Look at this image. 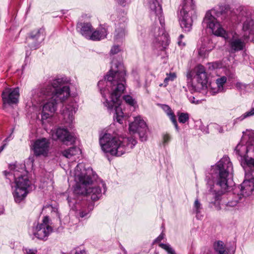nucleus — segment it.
Segmentation results:
<instances>
[{
    "instance_id": "393cba45",
    "label": "nucleus",
    "mask_w": 254,
    "mask_h": 254,
    "mask_svg": "<svg viewBox=\"0 0 254 254\" xmlns=\"http://www.w3.org/2000/svg\"><path fill=\"white\" fill-rule=\"evenodd\" d=\"M226 81L227 77L225 76H223L217 79L216 80L217 88L211 89V92L212 94H215L219 92H223L224 91V85Z\"/></svg>"
},
{
    "instance_id": "f8f14e48",
    "label": "nucleus",
    "mask_w": 254,
    "mask_h": 254,
    "mask_svg": "<svg viewBox=\"0 0 254 254\" xmlns=\"http://www.w3.org/2000/svg\"><path fill=\"white\" fill-rule=\"evenodd\" d=\"M194 78L197 83L194 85L188 81V87L191 92L196 91L198 89L203 88L207 83V76L204 67L202 65H198L196 67V75Z\"/></svg>"
},
{
    "instance_id": "412c9836",
    "label": "nucleus",
    "mask_w": 254,
    "mask_h": 254,
    "mask_svg": "<svg viewBox=\"0 0 254 254\" xmlns=\"http://www.w3.org/2000/svg\"><path fill=\"white\" fill-rule=\"evenodd\" d=\"M127 33L125 24H122L117 27L115 32L114 41L116 43H122L125 40Z\"/></svg>"
},
{
    "instance_id": "4468645a",
    "label": "nucleus",
    "mask_w": 254,
    "mask_h": 254,
    "mask_svg": "<svg viewBox=\"0 0 254 254\" xmlns=\"http://www.w3.org/2000/svg\"><path fill=\"white\" fill-rule=\"evenodd\" d=\"M50 142L49 139L46 138H41L36 139L33 145L32 150L35 156L37 157L48 156L50 150Z\"/></svg>"
},
{
    "instance_id": "4be33fe9",
    "label": "nucleus",
    "mask_w": 254,
    "mask_h": 254,
    "mask_svg": "<svg viewBox=\"0 0 254 254\" xmlns=\"http://www.w3.org/2000/svg\"><path fill=\"white\" fill-rule=\"evenodd\" d=\"M254 190V183L251 180H245L241 185V194L244 196L251 195Z\"/></svg>"
},
{
    "instance_id": "a878e982",
    "label": "nucleus",
    "mask_w": 254,
    "mask_h": 254,
    "mask_svg": "<svg viewBox=\"0 0 254 254\" xmlns=\"http://www.w3.org/2000/svg\"><path fill=\"white\" fill-rule=\"evenodd\" d=\"M161 108L163 110V111L167 114V115L169 117L170 120L172 122L175 126V127L177 131H179V127L177 124V120L175 118V116L172 111L171 108L167 105H162Z\"/></svg>"
},
{
    "instance_id": "603ef678",
    "label": "nucleus",
    "mask_w": 254,
    "mask_h": 254,
    "mask_svg": "<svg viewBox=\"0 0 254 254\" xmlns=\"http://www.w3.org/2000/svg\"><path fill=\"white\" fill-rule=\"evenodd\" d=\"M184 37L183 35L181 34L180 35L178 40H181Z\"/></svg>"
},
{
    "instance_id": "49530a36",
    "label": "nucleus",
    "mask_w": 254,
    "mask_h": 254,
    "mask_svg": "<svg viewBox=\"0 0 254 254\" xmlns=\"http://www.w3.org/2000/svg\"><path fill=\"white\" fill-rule=\"evenodd\" d=\"M189 100L191 103H193V104H197L199 103V101L198 100L195 101V98L193 96H190L189 98Z\"/></svg>"
},
{
    "instance_id": "de8ad7c7",
    "label": "nucleus",
    "mask_w": 254,
    "mask_h": 254,
    "mask_svg": "<svg viewBox=\"0 0 254 254\" xmlns=\"http://www.w3.org/2000/svg\"><path fill=\"white\" fill-rule=\"evenodd\" d=\"M74 254H86V253L84 250L77 249L76 250Z\"/></svg>"
},
{
    "instance_id": "7ed1b4c3",
    "label": "nucleus",
    "mask_w": 254,
    "mask_h": 254,
    "mask_svg": "<svg viewBox=\"0 0 254 254\" xmlns=\"http://www.w3.org/2000/svg\"><path fill=\"white\" fill-rule=\"evenodd\" d=\"M68 80L66 78H58L52 82L39 85L31 91L32 99L37 103H41L51 97L56 103L63 102L70 95V89L66 84Z\"/></svg>"
},
{
    "instance_id": "b1692460",
    "label": "nucleus",
    "mask_w": 254,
    "mask_h": 254,
    "mask_svg": "<svg viewBox=\"0 0 254 254\" xmlns=\"http://www.w3.org/2000/svg\"><path fill=\"white\" fill-rule=\"evenodd\" d=\"M80 27L81 34L87 39L89 40L91 34L93 31V28L90 23H81L78 25Z\"/></svg>"
},
{
    "instance_id": "c03bdc74",
    "label": "nucleus",
    "mask_w": 254,
    "mask_h": 254,
    "mask_svg": "<svg viewBox=\"0 0 254 254\" xmlns=\"http://www.w3.org/2000/svg\"><path fill=\"white\" fill-rule=\"evenodd\" d=\"M67 200H68V203L69 204V205L70 206H71L72 205H74L75 203H76V200H75L74 199H73V200H71V196H68L67 197Z\"/></svg>"
},
{
    "instance_id": "79ce46f5",
    "label": "nucleus",
    "mask_w": 254,
    "mask_h": 254,
    "mask_svg": "<svg viewBox=\"0 0 254 254\" xmlns=\"http://www.w3.org/2000/svg\"><path fill=\"white\" fill-rule=\"evenodd\" d=\"M26 254H37V251L36 249L26 250Z\"/></svg>"
},
{
    "instance_id": "864d4df0",
    "label": "nucleus",
    "mask_w": 254,
    "mask_h": 254,
    "mask_svg": "<svg viewBox=\"0 0 254 254\" xmlns=\"http://www.w3.org/2000/svg\"><path fill=\"white\" fill-rule=\"evenodd\" d=\"M211 65H212L213 68H214L216 67V64H212Z\"/></svg>"
},
{
    "instance_id": "4c0bfd02",
    "label": "nucleus",
    "mask_w": 254,
    "mask_h": 254,
    "mask_svg": "<svg viewBox=\"0 0 254 254\" xmlns=\"http://www.w3.org/2000/svg\"><path fill=\"white\" fill-rule=\"evenodd\" d=\"M171 137L168 134H164L163 137V143L164 145L167 144L170 140Z\"/></svg>"
},
{
    "instance_id": "e433bc0d",
    "label": "nucleus",
    "mask_w": 254,
    "mask_h": 254,
    "mask_svg": "<svg viewBox=\"0 0 254 254\" xmlns=\"http://www.w3.org/2000/svg\"><path fill=\"white\" fill-rule=\"evenodd\" d=\"M121 51V48L119 45H114L110 51L111 55H115L119 53Z\"/></svg>"
},
{
    "instance_id": "a18cd8bd",
    "label": "nucleus",
    "mask_w": 254,
    "mask_h": 254,
    "mask_svg": "<svg viewBox=\"0 0 254 254\" xmlns=\"http://www.w3.org/2000/svg\"><path fill=\"white\" fill-rule=\"evenodd\" d=\"M241 148H243L244 149H246V147L245 146H243V145H238L237 146V147H236V151L238 152V154L240 155H242V154H241L240 152H239V149Z\"/></svg>"
},
{
    "instance_id": "8fccbe9b",
    "label": "nucleus",
    "mask_w": 254,
    "mask_h": 254,
    "mask_svg": "<svg viewBox=\"0 0 254 254\" xmlns=\"http://www.w3.org/2000/svg\"><path fill=\"white\" fill-rule=\"evenodd\" d=\"M191 75L190 74V73H189L187 74V78H188V80H191Z\"/></svg>"
},
{
    "instance_id": "dca6fc26",
    "label": "nucleus",
    "mask_w": 254,
    "mask_h": 254,
    "mask_svg": "<svg viewBox=\"0 0 254 254\" xmlns=\"http://www.w3.org/2000/svg\"><path fill=\"white\" fill-rule=\"evenodd\" d=\"M52 137L54 140L59 139L66 144L74 142L75 137L65 128H58L51 131Z\"/></svg>"
},
{
    "instance_id": "2eb2a0df",
    "label": "nucleus",
    "mask_w": 254,
    "mask_h": 254,
    "mask_svg": "<svg viewBox=\"0 0 254 254\" xmlns=\"http://www.w3.org/2000/svg\"><path fill=\"white\" fill-rule=\"evenodd\" d=\"M52 137L54 140L59 139L66 144L74 142L75 137L65 128H58L51 131Z\"/></svg>"
},
{
    "instance_id": "5fc2aeb1",
    "label": "nucleus",
    "mask_w": 254,
    "mask_h": 254,
    "mask_svg": "<svg viewBox=\"0 0 254 254\" xmlns=\"http://www.w3.org/2000/svg\"><path fill=\"white\" fill-rule=\"evenodd\" d=\"M123 251H124L125 254H127V252L126 251V250L125 249H124Z\"/></svg>"
},
{
    "instance_id": "58836bf2",
    "label": "nucleus",
    "mask_w": 254,
    "mask_h": 254,
    "mask_svg": "<svg viewBox=\"0 0 254 254\" xmlns=\"http://www.w3.org/2000/svg\"><path fill=\"white\" fill-rule=\"evenodd\" d=\"M119 4L122 6H126L130 2V0H117Z\"/></svg>"
},
{
    "instance_id": "9b49d317",
    "label": "nucleus",
    "mask_w": 254,
    "mask_h": 254,
    "mask_svg": "<svg viewBox=\"0 0 254 254\" xmlns=\"http://www.w3.org/2000/svg\"><path fill=\"white\" fill-rule=\"evenodd\" d=\"M147 130L146 123L139 116L135 117L133 122L129 125V132L133 133H137L141 141L147 140Z\"/></svg>"
},
{
    "instance_id": "c9c22d12",
    "label": "nucleus",
    "mask_w": 254,
    "mask_h": 254,
    "mask_svg": "<svg viewBox=\"0 0 254 254\" xmlns=\"http://www.w3.org/2000/svg\"><path fill=\"white\" fill-rule=\"evenodd\" d=\"M254 115V108L251 109L250 111H247L243 115H242L240 117H239V119L240 120H243L246 118L252 116Z\"/></svg>"
},
{
    "instance_id": "c756f323",
    "label": "nucleus",
    "mask_w": 254,
    "mask_h": 254,
    "mask_svg": "<svg viewBox=\"0 0 254 254\" xmlns=\"http://www.w3.org/2000/svg\"><path fill=\"white\" fill-rule=\"evenodd\" d=\"M159 246L160 248L165 250L168 254H176L174 250L168 244L160 243Z\"/></svg>"
},
{
    "instance_id": "5701e85b",
    "label": "nucleus",
    "mask_w": 254,
    "mask_h": 254,
    "mask_svg": "<svg viewBox=\"0 0 254 254\" xmlns=\"http://www.w3.org/2000/svg\"><path fill=\"white\" fill-rule=\"evenodd\" d=\"M107 31L105 28L100 27L92 31L89 40L92 41H100L106 37Z\"/></svg>"
},
{
    "instance_id": "2f4dec72",
    "label": "nucleus",
    "mask_w": 254,
    "mask_h": 254,
    "mask_svg": "<svg viewBox=\"0 0 254 254\" xmlns=\"http://www.w3.org/2000/svg\"><path fill=\"white\" fill-rule=\"evenodd\" d=\"M211 50L210 48L206 46L205 44H203L198 50V54L201 57H205Z\"/></svg>"
},
{
    "instance_id": "09e8293b",
    "label": "nucleus",
    "mask_w": 254,
    "mask_h": 254,
    "mask_svg": "<svg viewBox=\"0 0 254 254\" xmlns=\"http://www.w3.org/2000/svg\"><path fill=\"white\" fill-rule=\"evenodd\" d=\"M178 44L181 47H184L185 45V43L182 42V41H181V40H178Z\"/></svg>"
},
{
    "instance_id": "ddd939ff",
    "label": "nucleus",
    "mask_w": 254,
    "mask_h": 254,
    "mask_svg": "<svg viewBox=\"0 0 254 254\" xmlns=\"http://www.w3.org/2000/svg\"><path fill=\"white\" fill-rule=\"evenodd\" d=\"M49 218L48 216L44 217L42 222L38 224L32 229L33 235L38 239L44 240L46 238L52 231V227L49 224Z\"/></svg>"
},
{
    "instance_id": "37998d69",
    "label": "nucleus",
    "mask_w": 254,
    "mask_h": 254,
    "mask_svg": "<svg viewBox=\"0 0 254 254\" xmlns=\"http://www.w3.org/2000/svg\"><path fill=\"white\" fill-rule=\"evenodd\" d=\"M88 211H87V210H81L79 212V216L83 218V217H84L85 216H87V215L88 214Z\"/></svg>"
},
{
    "instance_id": "0eeeda50",
    "label": "nucleus",
    "mask_w": 254,
    "mask_h": 254,
    "mask_svg": "<svg viewBox=\"0 0 254 254\" xmlns=\"http://www.w3.org/2000/svg\"><path fill=\"white\" fill-rule=\"evenodd\" d=\"M99 143L104 152L119 157L129 152L136 144L137 141L132 137H116L105 133L100 134Z\"/></svg>"
},
{
    "instance_id": "9d476101",
    "label": "nucleus",
    "mask_w": 254,
    "mask_h": 254,
    "mask_svg": "<svg viewBox=\"0 0 254 254\" xmlns=\"http://www.w3.org/2000/svg\"><path fill=\"white\" fill-rule=\"evenodd\" d=\"M179 16L181 27L186 31H190L193 19L197 17L196 6L193 0H183Z\"/></svg>"
},
{
    "instance_id": "473e14b6",
    "label": "nucleus",
    "mask_w": 254,
    "mask_h": 254,
    "mask_svg": "<svg viewBox=\"0 0 254 254\" xmlns=\"http://www.w3.org/2000/svg\"><path fill=\"white\" fill-rule=\"evenodd\" d=\"M176 78V74L175 73H170L169 74H167V77L164 79V82L165 83L164 86H166L169 81H173Z\"/></svg>"
},
{
    "instance_id": "f257e3e1",
    "label": "nucleus",
    "mask_w": 254,
    "mask_h": 254,
    "mask_svg": "<svg viewBox=\"0 0 254 254\" xmlns=\"http://www.w3.org/2000/svg\"><path fill=\"white\" fill-rule=\"evenodd\" d=\"M125 76L126 71L122 63L112 61L110 70L98 83L104 106L109 110L114 108V120L121 124L125 119L120 97L126 88Z\"/></svg>"
},
{
    "instance_id": "ea45409f",
    "label": "nucleus",
    "mask_w": 254,
    "mask_h": 254,
    "mask_svg": "<svg viewBox=\"0 0 254 254\" xmlns=\"http://www.w3.org/2000/svg\"><path fill=\"white\" fill-rule=\"evenodd\" d=\"M237 203H238L237 200H233V201H229L227 203L226 206L227 207H228V206L234 207L237 205Z\"/></svg>"
},
{
    "instance_id": "bb28decb",
    "label": "nucleus",
    "mask_w": 254,
    "mask_h": 254,
    "mask_svg": "<svg viewBox=\"0 0 254 254\" xmlns=\"http://www.w3.org/2000/svg\"><path fill=\"white\" fill-rule=\"evenodd\" d=\"M80 153L81 151L79 148L76 147H73L63 151L62 154L65 157L70 159L77 155L79 154Z\"/></svg>"
},
{
    "instance_id": "cd10ccee",
    "label": "nucleus",
    "mask_w": 254,
    "mask_h": 254,
    "mask_svg": "<svg viewBox=\"0 0 254 254\" xmlns=\"http://www.w3.org/2000/svg\"><path fill=\"white\" fill-rule=\"evenodd\" d=\"M213 248L216 254H228L224 243L221 241L214 243Z\"/></svg>"
},
{
    "instance_id": "6e6552de",
    "label": "nucleus",
    "mask_w": 254,
    "mask_h": 254,
    "mask_svg": "<svg viewBox=\"0 0 254 254\" xmlns=\"http://www.w3.org/2000/svg\"><path fill=\"white\" fill-rule=\"evenodd\" d=\"M212 174L216 176L213 177V182L224 190L228 188L227 178L232 175L233 166L228 156H224L217 163L212 166Z\"/></svg>"
},
{
    "instance_id": "1a4fd4ad",
    "label": "nucleus",
    "mask_w": 254,
    "mask_h": 254,
    "mask_svg": "<svg viewBox=\"0 0 254 254\" xmlns=\"http://www.w3.org/2000/svg\"><path fill=\"white\" fill-rule=\"evenodd\" d=\"M3 173L6 177L13 176L14 178L15 186L13 191V197L16 202H21L27 195V189L30 186V181L27 176L22 174L17 170L10 172L4 171Z\"/></svg>"
},
{
    "instance_id": "7c9ffc66",
    "label": "nucleus",
    "mask_w": 254,
    "mask_h": 254,
    "mask_svg": "<svg viewBox=\"0 0 254 254\" xmlns=\"http://www.w3.org/2000/svg\"><path fill=\"white\" fill-rule=\"evenodd\" d=\"M178 120L180 123L185 124L189 119V115L187 113H179Z\"/></svg>"
},
{
    "instance_id": "f03ea898",
    "label": "nucleus",
    "mask_w": 254,
    "mask_h": 254,
    "mask_svg": "<svg viewBox=\"0 0 254 254\" xmlns=\"http://www.w3.org/2000/svg\"><path fill=\"white\" fill-rule=\"evenodd\" d=\"M76 184L74 194L90 195L93 200H98L102 195L101 187L106 191L105 183L101 181L98 186L90 187L93 181L94 173L91 167H85L83 163H79L73 173Z\"/></svg>"
},
{
    "instance_id": "3c124183",
    "label": "nucleus",
    "mask_w": 254,
    "mask_h": 254,
    "mask_svg": "<svg viewBox=\"0 0 254 254\" xmlns=\"http://www.w3.org/2000/svg\"><path fill=\"white\" fill-rule=\"evenodd\" d=\"M4 147H5V145H3L0 147V153L3 150Z\"/></svg>"
},
{
    "instance_id": "423d86ee",
    "label": "nucleus",
    "mask_w": 254,
    "mask_h": 254,
    "mask_svg": "<svg viewBox=\"0 0 254 254\" xmlns=\"http://www.w3.org/2000/svg\"><path fill=\"white\" fill-rule=\"evenodd\" d=\"M221 19L226 22L239 23L243 22L242 35L245 38L250 39L254 35V22L250 16V13L244 6L231 9L228 6L220 7Z\"/></svg>"
},
{
    "instance_id": "a211bd4d",
    "label": "nucleus",
    "mask_w": 254,
    "mask_h": 254,
    "mask_svg": "<svg viewBox=\"0 0 254 254\" xmlns=\"http://www.w3.org/2000/svg\"><path fill=\"white\" fill-rule=\"evenodd\" d=\"M78 105L74 101L69 102L63 109L62 115L64 121L68 124L72 123L74 114L77 110Z\"/></svg>"
},
{
    "instance_id": "72a5a7b5",
    "label": "nucleus",
    "mask_w": 254,
    "mask_h": 254,
    "mask_svg": "<svg viewBox=\"0 0 254 254\" xmlns=\"http://www.w3.org/2000/svg\"><path fill=\"white\" fill-rule=\"evenodd\" d=\"M125 102L128 105L133 106L136 104V101L130 95H125L123 97Z\"/></svg>"
},
{
    "instance_id": "a19ab883",
    "label": "nucleus",
    "mask_w": 254,
    "mask_h": 254,
    "mask_svg": "<svg viewBox=\"0 0 254 254\" xmlns=\"http://www.w3.org/2000/svg\"><path fill=\"white\" fill-rule=\"evenodd\" d=\"M164 238V234L162 233L154 241L153 243L161 242Z\"/></svg>"
},
{
    "instance_id": "c85d7f7f",
    "label": "nucleus",
    "mask_w": 254,
    "mask_h": 254,
    "mask_svg": "<svg viewBox=\"0 0 254 254\" xmlns=\"http://www.w3.org/2000/svg\"><path fill=\"white\" fill-rule=\"evenodd\" d=\"M245 162L247 166L252 170V175L254 177V158L246 157Z\"/></svg>"
},
{
    "instance_id": "39448f33",
    "label": "nucleus",
    "mask_w": 254,
    "mask_h": 254,
    "mask_svg": "<svg viewBox=\"0 0 254 254\" xmlns=\"http://www.w3.org/2000/svg\"><path fill=\"white\" fill-rule=\"evenodd\" d=\"M161 0H148L150 16L154 24L152 26L151 34L154 37V43L160 50H164L169 43L168 35L164 30L165 20L162 15L160 4Z\"/></svg>"
},
{
    "instance_id": "f704fd0d",
    "label": "nucleus",
    "mask_w": 254,
    "mask_h": 254,
    "mask_svg": "<svg viewBox=\"0 0 254 254\" xmlns=\"http://www.w3.org/2000/svg\"><path fill=\"white\" fill-rule=\"evenodd\" d=\"M202 209V205L200 202L197 199H195L194 202L193 209L196 214H198L200 212V210Z\"/></svg>"
},
{
    "instance_id": "aec40b11",
    "label": "nucleus",
    "mask_w": 254,
    "mask_h": 254,
    "mask_svg": "<svg viewBox=\"0 0 254 254\" xmlns=\"http://www.w3.org/2000/svg\"><path fill=\"white\" fill-rule=\"evenodd\" d=\"M43 30L40 29L31 32L28 40L35 42L31 46V48L37 49L40 42L43 40Z\"/></svg>"
},
{
    "instance_id": "f3484780",
    "label": "nucleus",
    "mask_w": 254,
    "mask_h": 254,
    "mask_svg": "<svg viewBox=\"0 0 254 254\" xmlns=\"http://www.w3.org/2000/svg\"><path fill=\"white\" fill-rule=\"evenodd\" d=\"M19 90L15 88H6L2 91L1 98L4 105L16 104L18 102Z\"/></svg>"
},
{
    "instance_id": "6ab92c4d",
    "label": "nucleus",
    "mask_w": 254,
    "mask_h": 254,
    "mask_svg": "<svg viewBox=\"0 0 254 254\" xmlns=\"http://www.w3.org/2000/svg\"><path fill=\"white\" fill-rule=\"evenodd\" d=\"M48 101L44 105L43 107V110L42 112V120H47L50 117H52L53 114L56 110L57 104L54 100H52L51 97L45 99Z\"/></svg>"
},
{
    "instance_id": "20e7f679",
    "label": "nucleus",
    "mask_w": 254,
    "mask_h": 254,
    "mask_svg": "<svg viewBox=\"0 0 254 254\" xmlns=\"http://www.w3.org/2000/svg\"><path fill=\"white\" fill-rule=\"evenodd\" d=\"M202 25L210 29L214 35L222 37L226 39V43L229 53L234 54L245 49L246 43L249 40L236 33H233L231 37L227 38L226 30L217 19L212 15L210 10L206 12L203 18Z\"/></svg>"
}]
</instances>
